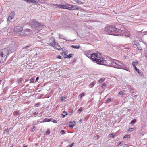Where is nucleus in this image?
Listing matches in <instances>:
<instances>
[{
    "label": "nucleus",
    "instance_id": "obj_8",
    "mask_svg": "<svg viewBox=\"0 0 147 147\" xmlns=\"http://www.w3.org/2000/svg\"><path fill=\"white\" fill-rule=\"evenodd\" d=\"M30 30L29 29H26V31L22 30L19 33H18L17 35L20 36H24L26 34V33H25V32H26V31H27L28 32H30Z\"/></svg>",
    "mask_w": 147,
    "mask_h": 147
},
{
    "label": "nucleus",
    "instance_id": "obj_4",
    "mask_svg": "<svg viewBox=\"0 0 147 147\" xmlns=\"http://www.w3.org/2000/svg\"><path fill=\"white\" fill-rule=\"evenodd\" d=\"M31 22V24L33 26L32 29L33 32L35 34L38 33L44 28V25L39 23L35 19L32 20Z\"/></svg>",
    "mask_w": 147,
    "mask_h": 147
},
{
    "label": "nucleus",
    "instance_id": "obj_50",
    "mask_svg": "<svg viewBox=\"0 0 147 147\" xmlns=\"http://www.w3.org/2000/svg\"><path fill=\"white\" fill-rule=\"evenodd\" d=\"M34 78H32V79H31L30 80V81L31 82H33L34 81Z\"/></svg>",
    "mask_w": 147,
    "mask_h": 147
},
{
    "label": "nucleus",
    "instance_id": "obj_47",
    "mask_svg": "<svg viewBox=\"0 0 147 147\" xmlns=\"http://www.w3.org/2000/svg\"><path fill=\"white\" fill-rule=\"evenodd\" d=\"M61 101H63L65 99V98H64L63 96H62L61 97Z\"/></svg>",
    "mask_w": 147,
    "mask_h": 147
},
{
    "label": "nucleus",
    "instance_id": "obj_28",
    "mask_svg": "<svg viewBox=\"0 0 147 147\" xmlns=\"http://www.w3.org/2000/svg\"><path fill=\"white\" fill-rule=\"evenodd\" d=\"M54 6L55 8H60L61 5H58L57 4H55L54 5Z\"/></svg>",
    "mask_w": 147,
    "mask_h": 147
},
{
    "label": "nucleus",
    "instance_id": "obj_60",
    "mask_svg": "<svg viewBox=\"0 0 147 147\" xmlns=\"http://www.w3.org/2000/svg\"><path fill=\"white\" fill-rule=\"evenodd\" d=\"M23 147H27V146H23Z\"/></svg>",
    "mask_w": 147,
    "mask_h": 147
},
{
    "label": "nucleus",
    "instance_id": "obj_33",
    "mask_svg": "<svg viewBox=\"0 0 147 147\" xmlns=\"http://www.w3.org/2000/svg\"><path fill=\"white\" fill-rule=\"evenodd\" d=\"M134 44L136 46H137L139 44L138 42L137 41L134 40Z\"/></svg>",
    "mask_w": 147,
    "mask_h": 147
},
{
    "label": "nucleus",
    "instance_id": "obj_42",
    "mask_svg": "<svg viewBox=\"0 0 147 147\" xmlns=\"http://www.w3.org/2000/svg\"><path fill=\"white\" fill-rule=\"evenodd\" d=\"M31 46V45H28L26 46L25 47H24L23 49H27V48H28L30 47Z\"/></svg>",
    "mask_w": 147,
    "mask_h": 147
},
{
    "label": "nucleus",
    "instance_id": "obj_35",
    "mask_svg": "<svg viewBox=\"0 0 147 147\" xmlns=\"http://www.w3.org/2000/svg\"><path fill=\"white\" fill-rule=\"evenodd\" d=\"M62 55L65 58H66L67 57V55L66 54V53L64 52L63 53H62Z\"/></svg>",
    "mask_w": 147,
    "mask_h": 147
},
{
    "label": "nucleus",
    "instance_id": "obj_13",
    "mask_svg": "<svg viewBox=\"0 0 147 147\" xmlns=\"http://www.w3.org/2000/svg\"><path fill=\"white\" fill-rule=\"evenodd\" d=\"M76 123L74 121L70 122L69 123V127L71 128H72L75 125Z\"/></svg>",
    "mask_w": 147,
    "mask_h": 147
},
{
    "label": "nucleus",
    "instance_id": "obj_24",
    "mask_svg": "<svg viewBox=\"0 0 147 147\" xmlns=\"http://www.w3.org/2000/svg\"><path fill=\"white\" fill-rule=\"evenodd\" d=\"M111 98H108L105 101V103L107 104L111 102Z\"/></svg>",
    "mask_w": 147,
    "mask_h": 147
},
{
    "label": "nucleus",
    "instance_id": "obj_57",
    "mask_svg": "<svg viewBox=\"0 0 147 147\" xmlns=\"http://www.w3.org/2000/svg\"><path fill=\"white\" fill-rule=\"evenodd\" d=\"M79 96L80 97V98H82V94H80L79 95Z\"/></svg>",
    "mask_w": 147,
    "mask_h": 147
},
{
    "label": "nucleus",
    "instance_id": "obj_22",
    "mask_svg": "<svg viewBox=\"0 0 147 147\" xmlns=\"http://www.w3.org/2000/svg\"><path fill=\"white\" fill-rule=\"evenodd\" d=\"M83 109L82 107H80L77 111V112L78 113H80L82 111Z\"/></svg>",
    "mask_w": 147,
    "mask_h": 147
},
{
    "label": "nucleus",
    "instance_id": "obj_48",
    "mask_svg": "<svg viewBox=\"0 0 147 147\" xmlns=\"http://www.w3.org/2000/svg\"><path fill=\"white\" fill-rule=\"evenodd\" d=\"M142 33H144V35H147V31L142 32Z\"/></svg>",
    "mask_w": 147,
    "mask_h": 147
},
{
    "label": "nucleus",
    "instance_id": "obj_36",
    "mask_svg": "<svg viewBox=\"0 0 147 147\" xmlns=\"http://www.w3.org/2000/svg\"><path fill=\"white\" fill-rule=\"evenodd\" d=\"M38 124V121H33V125H37Z\"/></svg>",
    "mask_w": 147,
    "mask_h": 147
},
{
    "label": "nucleus",
    "instance_id": "obj_23",
    "mask_svg": "<svg viewBox=\"0 0 147 147\" xmlns=\"http://www.w3.org/2000/svg\"><path fill=\"white\" fill-rule=\"evenodd\" d=\"M50 129H47L46 133V134L47 135H48L50 134Z\"/></svg>",
    "mask_w": 147,
    "mask_h": 147
},
{
    "label": "nucleus",
    "instance_id": "obj_63",
    "mask_svg": "<svg viewBox=\"0 0 147 147\" xmlns=\"http://www.w3.org/2000/svg\"><path fill=\"white\" fill-rule=\"evenodd\" d=\"M96 136V137H97V139H98V136Z\"/></svg>",
    "mask_w": 147,
    "mask_h": 147
},
{
    "label": "nucleus",
    "instance_id": "obj_58",
    "mask_svg": "<svg viewBox=\"0 0 147 147\" xmlns=\"http://www.w3.org/2000/svg\"><path fill=\"white\" fill-rule=\"evenodd\" d=\"M127 145L126 144H125V145H124V146H123L122 147H127Z\"/></svg>",
    "mask_w": 147,
    "mask_h": 147
},
{
    "label": "nucleus",
    "instance_id": "obj_54",
    "mask_svg": "<svg viewBox=\"0 0 147 147\" xmlns=\"http://www.w3.org/2000/svg\"><path fill=\"white\" fill-rule=\"evenodd\" d=\"M51 121V119H48V120L47 121V122H50Z\"/></svg>",
    "mask_w": 147,
    "mask_h": 147
},
{
    "label": "nucleus",
    "instance_id": "obj_64",
    "mask_svg": "<svg viewBox=\"0 0 147 147\" xmlns=\"http://www.w3.org/2000/svg\"><path fill=\"white\" fill-rule=\"evenodd\" d=\"M70 114H72V113H70Z\"/></svg>",
    "mask_w": 147,
    "mask_h": 147
},
{
    "label": "nucleus",
    "instance_id": "obj_46",
    "mask_svg": "<svg viewBox=\"0 0 147 147\" xmlns=\"http://www.w3.org/2000/svg\"><path fill=\"white\" fill-rule=\"evenodd\" d=\"M52 122L55 123H57V121L55 119H54L53 120Z\"/></svg>",
    "mask_w": 147,
    "mask_h": 147
},
{
    "label": "nucleus",
    "instance_id": "obj_6",
    "mask_svg": "<svg viewBox=\"0 0 147 147\" xmlns=\"http://www.w3.org/2000/svg\"><path fill=\"white\" fill-rule=\"evenodd\" d=\"M53 41L52 42L50 43V45L52 46L54 48L57 50H59L61 49V47L57 42L55 41L54 38H53Z\"/></svg>",
    "mask_w": 147,
    "mask_h": 147
},
{
    "label": "nucleus",
    "instance_id": "obj_27",
    "mask_svg": "<svg viewBox=\"0 0 147 147\" xmlns=\"http://www.w3.org/2000/svg\"><path fill=\"white\" fill-rule=\"evenodd\" d=\"M120 100L119 99H116L114 101V102L116 104H118L120 102Z\"/></svg>",
    "mask_w": 147,
    "mask_h": 147
},
{
    "label": "nucleus",
    "instance_id": "obj_30",
    "mask_svg": "<svg viewBox=\"0 0 147 147\" xmlns=\"http://www.w3.org/2000/svg\"><path fill=\"white\" fill-rule=\"evenodd\" d=\"M75 2L76 3H79L80 4H83L84 3L80 1L79 0H74Z\"/></svg>",
    "mask_w": 147,
    "mask_h": 147
},
{
    "label": "nucleus",
    "instance_id": "obj_34",
    "mask_svg": "<svg viewBox=\"0 0 147 147\" xmlns=\"http://www.w3.org/2000/svg\"><path fill=\"white\" fill-rule=\"evenodd\" d=\"M124 91L123 92V91H120L119 92L118 94L120 95H123L124 94Z\"/></svg>",
    "mask_w": 147,
    "mask_h": 147
},
{
    "label": "nucleus",
    "instance_id": "obj_53",
    "mask_svg": "<svg viewBox=\"0 0 147 147\" xmlns=\"http://www.w3.org/2000/svg\"><path fill=\"white\" fill-rule=\"evenodd\" d=\"M38 112H34L33 113V115H36V114H38Z\"/></svg>",
    "mask_w": 147,
    "mask_h": 147
},
{
    "label": "nucleus",
    "instance_id": "obj_43",
    "mask_svg": "<svg viewBox=\"0 0 147 147\" xmlns=\"http://www.w3.org/2000/svg\"><path fill=\"white\" fill-rule=\"evenodd\" d=\"M60 133L61 135L65 133V131L63 130H62L61 131Z\"/></svg>",
    "mask_w": 147,
    "mask_h": 147
},
{
    "label": "nucleus",
    "instance_id": "obj_7",
    "mask_svg": "<svg viewBox=\"0 0 147 147\" xmlns=\"http://www.w3.org/2000/svg\"><path fill=\"white\" fill-rule=\"evenodd\" d=\"M70 6L71 5L69 4L61 5L60 9H65L71 10V8L70 7Z\"/></svg>",
    "mask_w": 147,
    "mask_h": 147
},
{
    "label": "nucleus",
    "instance_id": "obj_21",
    "mask_svg": "<svg viewBox=\"0 0 147 147\" xmlns=\"http://www.w3.org/2000/svg\"><path fill=\"white\" fill-rule=\"evenodd\" d=\"M134 69L139 74H140L141 73V71L139 70V69H138L136 67H135V68H134Z\"/></svg>",
    "mask_w": 147,
    "mask_h": 147
},
{
    "label": "nucleus",
    "instance_id": "obj_11",
    "mask_svg": "<svg viewBox=\"0 0 147 147\" xmlns=\"http://www.w3.org/2000/svg\"><path fill=\"white\" fill-rule=\"evenodd\" d=\"M70 7L71 8V9L70 10H79L81 9V7L77 5L72 6L71 5Z\"/></svg>",
    "mask_w": 147,
    "mask_h": 147
},
{
    "label": "nucleus",
    "instance_id": "obj_37",
    "mask_svg": "<svg viewBox=\"0 0 147 147\" xmlns=\"http://www.w3.org/2000/svg\"><path fill=\"white\" fill-rule=\"evenodd\" d=\"M130 137V136L129 135H126L125 136L123 137V138H128Z\"/></svg>",
    "mask_w": 147,
    "mask_h": 147
},
{
    "label": "nucleus",
    "instance_id": "obj_40",
    "mask_svg": "<svg viewBox=\"0 0 147 147\" xmlns=\"http://www.w3.org/2000/svg\"><path fill=\"white\" fill-rule=\"evenodd\" d=\"M36 128V127L35 126H34L33 127V128H32L31 129V131L32 132H33L34 131L35 129Z\"/></svg>",
    "mask_w": 147,
    "mask_h": 147
},
{
    "label": "nucleus",
    "instance_id": "obj_32",
    "mask_svg": "<svg viewBox=\"0 0 147 147\" xmlns=\"http://www.w3.org/2000/svg\"><path fill=\"white\" fill-rule=\"evenodd\" d=\"M115 134H109V137L111 138H113L115 136Z\"/></svg>",
    "mask_w": 147,
    "mask_h": 147
},
{
    "label": "nucleus",
    "instance_id": "obj_1",
    "mask_svg": "<svg viewBox=\"0 0 147 147\" xmlns=\"http://www.w3.org/2000/svg\"><path fill=\"white\" fill-rule=\"evenodd\" d=\"M96 63L98 64L106 65L127 71L129 70L122 61L110 58L98 59Z\"/></svg>",
    "mask_w": 147,
    "mask_h": 147
},
{
    "label": "nucleus",
    "instance_id": "obj_51",
    "mask_svg": "<svg viewBox=\"0 0 147 147\" xmlns=\"http://www.w3.org/2000/svg\"><path fill=\"white\" fill-rule=\"evenodd\" d=\"M11 129V128H9V129H8V128H7L6 129H5V131H7H7H9L10 129Z\"/></svg>",
    "mask_w": 147,
    "mask_h": 147
},
{
    "label": "nucleus",
    "instance_id": "obj_59",
    "mask_svg": "<svg viewBox=\"0 0 147 147\" xmlns=\"http://www.w3.org/2000/svg\"><path fill=\"white\" fill-rule=\"evenodd\" d=\"M145 57L147 59V53L146 54Z\"/></svg>",
    "mask_w": 147,
    "mask_h": 147
},
{
    "label": "nucleus",
    "instance_id": "obj_39",
    "mask_svg": "<svg viewBox=\"0 0 147 147\" xmlns=\"http://www.w3.org/2000/svg\"><path fill=\"white\" fill-rule=\"evenodd\" d=\"M57 58L60 59H62L63 58L60 55H58L57 56Z\"/></svg>",
    "mask_w": 147,
    "mask_h": 147
},
{
    "label": "nucleus",
    "instance_id": "obj_56",
    "mask_svg": "<svg viewBox=\"0 0 147 147\" xmlns=\"http://www.w3.org/2000/svg\"><path fill=\"white\" fill-rule=\"evenodd\" d=\"M38 121V124H39V123H41V122H40V121H39V120H37V121Z\"/></svg>",
    "mask_w": 147,
    "mask_h": 147
},
{
    "label": "nucleus",
    "instance_id": "obj_49",
    "mask_svg": "<svg viewBox=\"0 0 147 147\" xmlns=\"http://www.w3.org/2000/svg\"><path fill=\"white\" fill-rule=\"evenodd\" d=\"M74 143H72L70 146H69V147H72L73 145H74Z\"/></svg>",
    "mask_w": 147,
    "mask_h": 147
},
{
    "label": "nucleus",
    "instance_id": "obj_2",
    "mask_svg": "<svg viewBox=\"0 0 147 147\" xmlns=\"http://www.w3.org/2000/svg\"><path fill=\"white\" fill-rule=\"evenodd\" d=\"M102 30L105 31V33L111 35H123L126 37H129L130 35L129 32L123 27H121L119 29L113 25L107 26Z\"/></svg>",
    "mask_w": 147,
    "mask_h": 147
},
{
    "label": "nucleus",
    "instance_id": "obj_12",
    "mask_svg": "<svg viewBox=\"0 0 147 147\" xmlns=\"http://www.w3.org/2000/svg\"><path fill=\"white\" fill-rule=\"evenodd\" d=\"M24 1H26L30 3H36L38 2L37 1L35 0H24Z\"/></svg>",
    "mask_w": 147,
    "mask_h": 147
},
{
    "label": "nucleus",
    "instance_id": "obj_10",
    "mask_svg": "<svg viewBox=\"0 0 147 147\" xmlns=\"http://www.w3.org/2000/svg\"><path fill=\"white\" fill-rule=\"evenodd\" d=\"M22 30V28L21 27L17 26L15 28L14 31L16 34H17L18 33L21 31Z\"/></svg>",
    "mask_w": 147,
    "mask_h": 147
},
{
    "label": "nucleus",
    "instance_id": "obj_14",
    "mask_svg": "<svg viewBox=\"0 0 147 147\" xmlns=\"http://www.w3.org/2000/svg\"><path fill=\"white\" fill-rule=\"evenodd\" d=\"M64 28L65 29H69L70 30L73 29L74 30H75V29L74 28L68 26H65L64 27Z\"/></svg>",
    "mask_w": 147,
    "mask_h": 147
},
{
    "label": "nucleus",
    "instance_id": "obj_17",
    "mask_svg": "<svg viewBox=\"0 0 147 147\" xmlns=\"http://www.w3.org/2000/svg\"><path fill=\"white\" fill-rule=\"evenodd\" d=\"M71 47L72 48H74L76 49H78L80 47V46H74V45H71Z\"/></svg>",
    "mask_w": 147,
    "mask_h": 147
},
{
    "label": "nucleus",
    "instance_id": "obj_16",
    "mask_svg": "<svg viewBox=\"0 0 147 147\" xmlns=\"http://www.w3.org/2000/svg\"><path fill=\"white\" fill-rule=\"evenodd\" d=\"M96 84L95 82H94L90 84L89 85V87L90 88H92Z\"/></svg>",
    "mask_w": 147,
    "mask_h": 147
},
{
    "label": "nucleus",
    "instance_id": "obj_9",
    "mask_svg": "<svg viewBox=\"0 0 147 147\" xmlns=\"http://www.w3.org/2000/svg\"><path fill=\"white\" fill-rule=\"evenodd\" d=\"M15 13L14 12H11L9 15L8 17L7 21H10L14 17Z\"/></svg>",
    "mask_w": 147,
    "mask_h": 147
},
{
    "label": "nucleus",
    "instance_id": "obj_62",
    "mask_svg": "<svg viewBox=\"0 0 147 147\" xmlns=\"http://www.w3.org/2000/svg\"><path fill=\"white\" fill-rule=\"evenodd\" d=\"M137 96V95H135L134 96H135V97H136V96Z\"/></svg>",
    "mask_w": 147,
    "mask_h": 147
},
{
    "label": "nucleus",
    "instance_id": "obj_29",
    "mask_svg": "<svg viewBox=\"0 0 147 147\" xmlns=\"http://www.w3.org/2000/svg\"><path fill=\"white\" fill-rule=\"evenodd\" d=\"M59 37L60 38L65 40V39L64 38V36L61 34H59Z\"/></svg>",
    "mask_w": 147,
    "mask_h": 147
},
{
    "label": "nucleus",
    "instance_id": "obj_41",
    "mask_svg": "<svg viewBox=\"0 0 147 147\" xmlns=\"http://www.w3.org/2000/svg\"><path fill=\"white\" fill-rule=\"evenodd\" d=\"M48 118H45L44 120L43 121H42V122L43 123H44V122H47V121L48 120Z\"/></svg>",
    "mask_w": 147,
    "mask_h": 147
},
{
    "label": "nucleus",
    "instance_id": "obj_5",
    "mask_svg": "<svg viewBox=\"0 0 147 147\" xmlns=\"http://www.w3.org/2000/svg\"><path fill=\"white\" fill-rule=\"evenodd\" d=\"M9 54V50L6 48L0 50V63L5 61L7 55Z\"/></svg>",
    "mask_w": 147,
    "mask_h": 147
},
{
    "label": "nucleus",
    "instance_id": "obj_26",
    "mask_svg": "<svg viewBox=\"0 0 147 147\" xmlns=\"http://www.w3.org/2000/svg\"><path fill=\"white\" fill-rule=\"evenodd\" d=\"M136 122V119H134L132 120L130 123V124H134Z\"/></svg>",
    "mask_w": 147,
    "mask_h": 147
},
{
    "label": "nucleus",
    "instance_id": "obj_31",
    "mask_svg": "<svg viewBox=\"0 0 147 147\" xmlns=\"http://www.w3.org/2000/svg\"><path fill=\"white\" fill-rule=\"evenodd\" d=\"M74 54H70L68 55H67V58H70Z\"/></svg>",
    "mask_w": 147,
    "mask_h": 147
},
{
    "label": "nucleus",
    "instance_id": "obj_15",
    "mask_svg": "<svg viewBox=\"0 0 147 147\" xmlns=\"http://www.w3.org/2000/svg\"><path fill=\"white\" fill-rule=\"evenodd\" d=\"M138 62L137 61H135L132 63V65L133 67L134 68L136 67V65L138 64Z\"/></svg>",
    "mask_w": 147,
    "mask_h": 147
},
{
    "label": "nucleus",
    "instance_id": "obj_55",
    "mask_svg": "<svg viewBox=\"0 0 147 147\" xmlns=\"http://www.w3.org/2000/svg\"><path fill=\"white\" fill-rule=\"evenodd\" d=\"M102 86H106V83H103L102 84Z\"/></svg>",
    "mask_w": 147,
    "mask_h": 147
},
{
    "label": "nucleus",
    "instance_id": "obj_25",
    "mask_svg": "<svg viewBox=\"0 0 147 147\" xmlns=\"http://www.w3.org/2000/svg\"><path fill=\"white\" fill-rule=\"evenodd\" d=\"M136 46L137 49H138V50H141L142 49V47H141V46L139 44L138 45Z\"/></svg>",
    "mask_w": 147,
    "mask_h": 147
},
{
    "label": "nucleus",
    "instance_id": "obj_44",
    "mask_svg": "<svg viewBox=\"0 0 147 147\" xmlns=\"http://www.w3.org/2000/svg\"><path fill=\"white\" fill-rule=\"evenodd\" d=\"M133 130V128H130L129 129V132H132Z\"/></svg>",
    "mask_w": 147,
    "mask_h": 147
},
{
    "label": "nucleus",
    "instance_id": "obj_20",
    "mask_svg": "<svg viewBox=\"0 0 147 147\" xmlns=\"http://www.w3.org/2000/svg\"><path fill=\"white\" fill-rule=\"evenodd\" d=\"M13 114L15 116H17L19 115V112L18 111H15L13 113Z\"/></svg>",
    "mask_w": 147,
    "mask_h": 147
},
{
    "label": "nucleus",
    "instance_id": "obj_45",
    "mask_svg": "<svg viewBox=\"0 0 147 147\" xmlns=\"http://www.w3.org/2000/svg\"><path fill=\"white\" fill-rule=\"evenodd\" d=\"M40 104V103L39 102H38L37 103L35 104V106L36 107H37Z\"/></svg>",
    "mask_w": 147,
    "mask_h": 147
},
{
    "label": "nucleus",
    "instance_id": "obj_52",
    "mask_svg": "<svg viewBox=\"0 0 147 147\" xmlns=\"http://www.w3.org/2000/svg\"><path fill=\"white\" fill-rule=\"evenodd\" d=\"M39 79V77H37L36 78V82H37L38 80Z\"/></svg>",
    "mask_w": 147,
    "mask_h": 147
},
{
    "label": "nucleus",
    "instance_id": "obj_19",
    "mask_svg": "<svg viewBox=\"0 0 147 147\" xmlns=\"http://www.w3.org/2000/svg\"><path fill=\"white\" fill-rule=\"evenodd\" d=\"M105 80L104 78H102L98 80V82L99 83H102Z\"/></svg>",
    "mask_w": 147,
    "mask_h": 147
},
{
    "label": "nucleus",
    "instance_id": "obj_18",
    "mask_svg": "<svg viewBox=\"0 0 147 147\" xmlns=\"http://www.w3.org/2000/svg\"><path fill=\"white\" fill-rule=\"evenodd\" d=\"M67 114L66 112L65 111H64L62 115V117L63 118H64L65 117L67 116Z\"/></svg>",
    "mask_w": 147,
    "mask_h": 147
},
{
    "label": "nucleus",
    "instance_id": "obj_3",
    "mask_svg": "<svg viewBox=\"0 0 147 147\" xmlns=\"http://www.w3.org/2000/svg\"><path fill=\"white\" fill-rule=\"evenodd\" d=\"M92 50L85 51L84 52V54L88 58L92 60L94 62L96 63L98 58H100L101 55L98 53H94Z\"/></svg>",
    "mask_w": 147,
    "mask_h": 147
},
{
    "label": "nucleus",
    "instance_id": "obj_38",
    "mask_svg": "<svg viewBox=\"0 0 147 147\" xmlns=\"http://www.w3.org/2000/svg\"><path fill=\"white\" fill-rule=\"evenodd\" d=\"M22 78H20L18 80V83H20L22 82Z\"/></svg>",
    "mask_w": 147,
    "mask_h": 147
},
{
    "label": "nucleus",
    "instance_id": "obj_61",
    "mask_svg": "<svg viewBox=\"0 0 147 147\" xmlns=\"http://www.w3.org/2000/svg\"><path fill=\"white\" fill-rule=\"evenodd\" d=\"M2 82V80H0V84Z\"/></svg>",
    "mask_w": 147,
    "mask_h": 147
}]
</instances>
